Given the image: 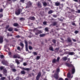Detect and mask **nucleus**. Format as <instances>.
I'll return each instance as SVG.
<instances>
[{
	"label": "nucleus",
	"mask_w": 80,
	"mask_h": 80,
	"mask_svg": "<svg viewBox=\"0 0 80 80\" xmlns=\"http://www.w3.org/2000/svg\"><path fill=\"white\" fill-rule=\"evenodd\" d=\"M2 63L3 65H7L8 64V62H7V61L5 60H4L2 61Z\"/></svg>",
	"instance_id": "obj_4"
},
{
	"label": "nucleus",
	"mask_w": 80,
	"mask_h": 80,
	"mask_svg": "<svg viewBox=\"0 0 80 80\" xmlns=\"http://www.w3.org/2000/svg\"><path fill=\"white\" fill-rule=\"evenodd\" d=\"M59 60H60V58L59 57H58L57 58V59L56 60V62H59Z\"/></svg>",
	"instance_id": "obj_26"
},
{
	"label": "nucleus",
	"mask_w": 80,
	"mask_h": 80,
	"mask_svg": "<svg viewBox=\"0 0 80 80\" xmlns=\"http://www.w3.org/2000/svg\"><path fill=\"white\" fill-rule=\"evenodd\" d=\"M55 4L56 5V6H59V5H60V3L59 2H56L55 3Z\"/></svg>",
	"instance_id": "obj_15"
},
{
	"label": "nucleus",
	"mask_w": 80,
	"mask_h": 80,
	"mask_svg": "<svg viewBox=\"0 0 80 80\" xmlns=\"http://www.w3.org/2000/svg\"><path fill=\"white\" fill-rule=\"evenodd\" d=\"M28 5H29L30 6H31L32 5V3L30 1L28 2Z\"/></svg>",
	"instance_id": "obj_34"
},
{
	"label": "nucleus",
	"mask_w": 80,
	"mask_h": 80,
	"mask_svg": "<svg viewBox=\"0 0 80 80\" xmlns=\"http://www.w3.org/2000/svg\"><path fill=\"white\" fill-rule=\"evenodd\" d=\"M65 65L67 66L68 67H72V70L70 71V72L72 73V74H73L74 73H75V68H74V66L72 64H69L67 62H66L65 63Z\"/></svg>",
	"instance_id": "obj_1"
},
{
	"label": "nucleus",
	"mask_w": 80,
	"mask_h": 80,
	"mask_svg": "<svg viewBox=\"0 0 80 80\" xmlns=\"http://www.w3.org/2000/svg\"><path fill=\"white\" fill-rule=\"evenodd\" d=\"M73 1L76 2H78V0H73Z\"/></svg>",
	"instance_id": "obj_59"
},
{
	"label": "nucleus",
	"mask_w": 80,
	"mask_h": 80,
	"mask_svg": "<svg viewBox=\"0 0 80 80\" xmlns=\"http://www.w3.org/2000/svg\"><path fill=\"white\" fill-rule=\"evenodd\" d=\"M29 50H32V47L31 46H29Z\"/></svg>",
	"instance_id": "obj_39"
},
{
	"label": "nucleus",
	"mask_w": 80,
	"mask_h": 80,
	"mask_svg": "<svg viewBox=\"0 0 80 80\" xmlns=\"http://www.w3.org/2000/svg\"><path fill=\"white\" fill-rule=\"evenodd\" d=\"M70 58H68V62H70Z\"/></svg>",
	"instance_id": "obj_63"
},
{
	"label": "nucleus",
	"mask_w": 80,
	"mask_h": 80,
	"mask_svg": "<svg viewBox=\"0 0 80 80\" xmlns=\"http://www.w3.org/2000/svg\"><path fill=\"white\" fill-rule=\"evenodd\" d=\"M19 79V77H17L16 80H18Z\"/></svg>",
	"instance_id": "obj_53"
},
{
	"label": "nucleus",
	"mask_w": 80,
	"mask_h": 80,
	"mask_svg": "<svg viewBox=\"0 0 80 80\" xmlns=\"http://www.w3.org/2000/svg\"><path fill=\"white\" fill-rule=\"evenodd\" d=\"M24 1H25V0H21V2H23Z\"/></svg>",
	"instance_id": "obj_57"
},
{
	"label": "nucleus",
	"mask_w": 80,
	"mask_h": 80,
	"mask_svg": "<svg viewBox=\"0 0 80 80\" xmlns=\"http://www.w3.org/2000/svg\"><path fill=\"white\" fill-rule=\"evenodd\" d=\"M43 3L44 6H46L47 5V3L46 2H44Z\"/></svg>",
	"instance_id": "obj_33"
},
{
	"label": "nucleus",
	"mask_w": 80,
	"mask_h": 80,
	"mask_svg": "<svg viewBox=\"0 0 80 80\" xmlns=\"http://www.w3.org/2000/svg\"><path fill=\"white\" fill-rule=\"evenodd\" d=\"M17 49L18 50H20V48L19 47H18L17 48Z\"/></svg>",
	"instance_id": "obj_47"
},
{
	"label": "nucleus",
	"mask_w": 80,
	"mask_h": 80,
	"mask_svg": "<svg viewBox=\"0 0 80 80\" xmlns=\"http://www.w3.org/2000/svg\"><path fill=\"white\" fill-rule=\"evenodd\" d=\"M14 30L15 31H16V32H17V31H18V29L16 28H14Z\"/></svg>",
	"instance_id": "obj_52"
},
{
	"label": "nucleus",
	"mask_w": 80,
	"mask_h": 80,
	"mask_svg": "<svg viewBox=\"0 0 80 80\" xmlns=\"http://www.w3.org/2000/svg\"><path fill=\"white\" fill-rule=\"evenodd\" d=\"M13 25L14 26V27H17L18 25V24L17 23H14Z\"/></svg>",
	"instance_id": "obj_21"
},
{
	"label": "nucleus",
	"mask_w": 80,
	"mask_h": 80,
	"mask_svg": "<svg viewBox=\"0 0 80 80\" xmlns=\"http://www.w3.org/2000/svg\"><path fill=\"white\" fill-rule=\"evenodd\" d=\"M30 20H34L35 19V18L34 17H30Z\"/></svg>",
	"instance_id": "obj_16"
},
{
	"label": "nucleus",
	"mask_w": 80,
	"mask_h": 80,
	"mask_svg": "<svg viewBox=\"0 0 80 80\" xmlns=\"http://www.w3.org/2000/svg\"><path fill=\"white\" fill-rule=\"evenodd\" d=\"M56 62H57V60L55 59H54L52 61V63H55Z\"/></svg>",
	"instance_id": "obj_23"
},
{
	"label": "nucleus",
	"mask_w": 80,
	"mask_h": 80,
	"mask_svg": "<svg viewBox=\"0 0 80 80\" xmlns=\"http://www.w3.org/2000/svg\"><path fill=\"white\" fill-rule=\"evenodd\" d=\"M7 36H10L11 37H12V35L10 34V35H9V33H8Z\"/></svg>",
	"instance_id": "obj_45"
},
{
	"label": "nucleus",
	"mask_w": 80,
	"mask_h": 80,
	"mask_svg": "<svg viewBox=\"0 0 80 80\" xmlns=\"http://www.w3.org/2000/svg\"><path fill=\"white\" fill-rule=\"evenodd\" d=\"M20 20H25V19L24 18H21L20 19Z\"/></svg>",
	"instance_id": "obj_48"
},
{
	"label": "nucleus",
	"mask_w": 80,
	"mask_h": 80,
	"mask_svg": "<svg viewBox=\"0 0 80 80\" xmlns=\"http://www.w3.org/2000/svg\"><path fill=\"white\" fill-rule=\"evenodd\" d=\"M9 27V26H7L6 27V28H8Z\"/></svg>",
	"instance_id": "obj_61"
},
{
	"label": "nucleus",
	"mask_w": 80,
	"mask_h": 80,
	"mask_svg": "<svg viewBox=\"0 0 80 80\" xmlns=\"http://www.w3.org/2000/svg\"><path fill=\"white\" fill-rule=\"evenodd\" d=\"M49 50H51V51H53V47H49Z\"/></svg>",
	"instance_id": "obj_22"
},
{
	"label": "nucleus",
	"mask_w": 80,
	"mask_h": 80,
	"mask_svg": "<svg viewBox=\"0 0 80 80\" xmlns=\"http://www.w3.org/2000/svg\"><path fill=\"white\" fill-rule=\"evenodd\" d=\"M12 70L13 72H16V69H13Z\"/></svg>",
	"instance_id": "obj_49"
},
{
	"label": "nucleus",
	"mask_w": 80,
	"mask_h": 80,
	"mask_svg": "<svg viewBox=\"0 0 80 80\" xmlns=\"http://www.w3.org/2000/svg\"><path fill=\"white\" fill-rule=\"evenodd\" d=\"M45 30L46 32H48V28H45Z\"/></svg>",
	"instance_id": "obj_31"
},
{
	"label": "nucleus",
	"mask_w": 80,
	"mask_h": 80,
	"mask_svg": "<svg viewBox=\"0 0 80 80\" xmlns=\"http://www.w3.org/2000/svg\"><path fill=\"white\" fill-rule=\"evenodd\" d=\"M40 76H41V72H39L38 73L37 77H36V79L37 80H38L40 77Z\"/></svg>",
	"instance_id": "obj_3"
},
{
	"label": "nucleus",
	"mask_w": 80,
	"mask_h": 80,
	"mask_svg": "<svg viewBox=\"0 0 80 80\" xmlns=\"http://www.w3.org/2000/svg\"><path fill=\"white\" fill-rule=\"evenodd\" d=\"M33 54L34 55H37V53L36 52H33Z\"/></svg>",
	"instance_id": "obj_35"
},
{
	"label": "nucleus",
	"mask_w": 80,
	"mask_h": 80,
	"mask_svg": "<svg viewBox=\"0 0 80 80\" xmlns=\"http://www.w3.org/2000/svg\"><path fill=\"white\" fill-rule=\"evenodd\" d=\"M40 58V56H38L37 57V60H38Z\"/></svg>",
	"instance_id": "obj_42"
},
{
	"label": "nucleus",
	"mask_w": 80,
	"mask_h": 80,
	"mask_svg": "<svg viewBox=\"0 0 80 80\" xmlns=\"http://www.w3.org/2000/svg\"><path fill=\"white\" fill-rule=\"evenodd\" d=\"M3 38L2 36L0 37V43H2L3 42Z\"/></svg>",
	"instance_id": "obj_10"
},
{
	"label": "nucleus",
	"mask_w": 80,
	"mask_h": 80,
	"mask_svg": "<svg viewBox=\"0 0 80 80\" xmlns=\"http://www.w3.org/2000/svg\"><path fill=\"white\" fill-rule=\"evenodd\" d=\"M3 72L4 74H5V73H7V70H6V69H4L3 70Z\"/></svg>",
	"instance_id": "obj_18"
},
{
	"label": "nucleus",
	"mask_w": 80,
	"mask_h": 80,
	"mask_svg": "<svg viewBox=\"0 0 80 80\" xmlns=\"http://www.w3.org/2000/svg\"><path fill=\"white\" fill-rule=\"evenodd\" d=\"M38 5L39 8H42V5H41V3L40 2H38Z\"/></svg>",
	"instance_id": "obj_12"
},
{
	"label": "nucleus",
	"mask_w": 80,
	"mask_h": 80,
	"mask_svg": "<svg viewBox=\"0 0 80 80\" xmlns=\"http://www.w3.org/2000/svg\"><path fill=\"white\" fill-rule=\"evenodd\" d=\"M37 32H38L39 34L42 33V31H39L38 30H37Z\"/></svg>",
	"instance_id": "obj_28"
},
{
	"label": "nucleus",
	"mask_w": 80,
	"mask_h": 80,
	"mask_svg": "<svg viewBox=\"0 0 80 80\" xmlns=\"http://www.w3.org/2000/svg\"><path fill=\"white\" fill-rule=\"evenodd\" d=\"M3 68H4V67L3 66H1L0 67V69L1 70H3Z\"/></svg>",
	"instance_id": "obj_36"
},
{
	"label": "nucleus",
	"mask_w": 80,
	"mask_h": 80,
	"mask_svg": "<svg viewBox=\"0 0 80 80\" xmlns=\"http://www.w3.org/2000/svg\"><path fill=\"white\" fill-rule=\"evenodd\" d=\"M5 77H3L2 78H1V80H5Z\"/></svg>",
	"instance_id": "obj_37"
},
{
	"label": "nucleus",
	"mask_w": 80,
	"mask_h": 80,
	"mask_svg": "<svg viewBox=\"0 0 80 80\" xmlns=\"http://www.w3.org/2000/svg\"><path fill=\"white\" fill-rule=\"evenodd\" d=\"M20 11H21V10L20 9H18L17 11H16V15H19L20 13Z\"/></svg>",
	"instance_id": "obj_6"
},
{
	"label": "nucleus",
	"mask_w": 80,
	"mask_h": 80,
	"mask_svg": "<svg viewBox=\"0 0 80 80\" xmlns=\"http://www.w3.org/2000/svg\"><path fill=\"white\" fill-rule=\"evenodd\" d=\"M2 17H3V14H0V18H2Z\"/></svg>",
	"instance_id": "obj_43"
},
{
	"label": "nucleus",
	"mask_w": 80,
	"mask_h": 80,
	"mask_svg": "<svg viewBox=\"0 0 80 80\" xmlns=\"http://www.w3.org/2000/svg\"><path fill=\"white\" fill-rule=\"evenodd\" d=\"M68 41L69 42H71V39H70V38H68Z\"/></svg>",
	"instance_id": "obj_30"
},
{
	"label": "nucleus",
	"mask_w": 80,
	"mask_h": 80,
	"mask_svg": "<svg viewBox=\"0 0 80 80\" xmlns=\"http://www.w3.org/2000/svg\"><path fill=\"white\" fill-rule=\"evenodd\" d=\"M8 54L9 55V56L11 58H12V52H8Z\"/></svg>",
	"instance_id": "obj_13"
},
{
	"label": "nucleus",
	"mask_w": 80,
	"mask_h": 80,
	"mask_svg": "<svg viewBox=\"0 0 80 80\" xmlns=\"http://www.w3.org/2000/svg\"><path fill=\"white\" fill-rule=\"evenodd\" d=\"M3 9H0V12H3Z\"/></svg>",
	"instance_id": "obj_50"
},
{
	"label": "nucleus",
	"mask_w": 80,
	"mask_h": 80,
	"mask_svg": "<svg viewBox=\"0 0 80 80\" xmlns=\"http://www.w3.org/2000/svg\"><path fill=\"white\" fill-rule=\"evenodd\" d=\"M74 32L77 34V33H78V31H76Z\"/></svg>",
	"instance_id": "obj_44"
},
{
	"label": "nucleus",
	"mask_w": 80,
	"mask_h": 80,
	"mask_svg": "<svg viewBox=\"0 0 80 80\" xmlns=\"http://www.w3.org/2000/svg\"><path fill=\"white\" fill-rule=\"evenodd\" d=\"M40 37H45V34H40Z\"/></svg>",
	"instance_id": "obj_20"
},
{
	"label": "nucleus",
	"mask_w": 80,
	"mask_h": 80,
	"mask_svg": "<svg viewBox=\"0 0 80 80\" xmlns=\"http://www.w3.org/2000/svg\"><path fill=\"white\" fill-rule=\"evenodd\" d=\"M54 78H55L56 80H58V73L57 74H54Z\"/></svg>",
	"instance_id": "obj_8"
},
{
	"label": "nucleus",
	"mask_w": 80,
	"mask_h": 80,
	"mask_svg": "<svg viewBox=\"0 0 80 80\" xmlns=\"http://www.w3.org/2000/svg\"><path fill=\"white\" fill-rule=\"evenodd\" d=\"M58 80H63V79L62 78H60Z\"/></svg>",
	"instance_id": "obj_56"
},
{
	"label": "nucleus",
	"mask_w": 80,
	"mask_h": 80,
	"mask_svg": "<svg viewBox=\"0 0 80 80\" xmlns=\"http://www.w3.org/2000/svg\"><path fill=\"white\" fill-rule=\"evenodd\" d=\"M13 30V28H10L8 29V31L9 32H12Z\"/></svg>",
	"instance_id": "obj_17"
},
{
	"label": "nucleus",
	"mask_w": 80,
	"mask_h": 80,
	"mask_svg": "<svg viewBox=\"0 0 80 80\" xmlns=\"http://www.w3.org/2000/svg\"><path fill=\"white\" fill-rule=\"evenodd\" d=\"M77 12L80 13V10H78L77 11Z\"/></svg>",
	"instance_id": "obj_54"
},
{
	"label": "nucleus",
	"mask_w": 80,
	"mask_h": 80,
	"mask_svg": "<svg viewBox=\"0 0 80 80\" xmlns=\"http://www.w3.org/2000/svg\"><path fill=\"white\" fill-rule=\"evenodd\" d=\"M16 37L17 38H20V36L19 35H18L16 36Z\"/></svg>",
	"instance_id": "obj_60"
},
{
	"label": "nucleus",
	"mask_w": 80,
	"mask_h": 80,
	"mask_svg": "<svg viewBox=\"0 0 80 80\" xmlns=\"http://www.w3.org/2000/svg\"><path fill=\"white\" fill-rule=\"evenodd\" d=\"M20 45L21 46V47H22V48H23V43L21 42Z\"/></svg>",
	"instance_id": "obj_32"
},
{
	"label": "nucleus",
	"mask_w": 80,
	"mask_h": 80,
	"mask_svg": "<svg viewBox=\"0 0 80 80\" xmlns=\"http://www.w3.org/2000/svg\"><path fill=\"white\" fill-rule=\"evenodd\" d=\"M60 72V69L59 68H57V73H58V72Z\"/></svg>",
	"instance_id": "obj_27"
},
{
	"label": "nucleus",
	"mask_w": 80,
	"mask_h": 80,
	"mask_svg": "<svg viewBox=\"0 0 80 80\" xmlns=\"http://www.w3.org/2000/svg\"><path fill=\"white\" fill-rule=\"evenodd\" d=\"M57 25V22H53L52 24V26H55V25Z\"/></svg>",
	"instance_id": "obj_11"
},
{
	"label": "nucleus",
	"mask_w": 80,
	"mask_h": 80,
	"mask_svg": "<svg viewBox=\"0 0 80 80\" xmlns=\"http://www.w3.org/2000/svg\"><path fill=\"white\" fill-rule=\"evenodd\" d=\"M65 80H68V78H66L65 79Z\"/></svg>",
	"instance_id": "obj_64"
},
{
	"label": "nucleus",
	"mask_w": 80,
	"mask_h": 80,
	"mask_svg": "<svg viewBox=\"0 0 80 80\" xmlns=\"http://www.w3.org/2000/svg\"><path fill=\"white\" fill-rule=\"evenodd\" d=\"M23 65L24 66H26V65H27V63L26 62H24L23 64Z\"/></svg>",
	"instance_id": "obj_46"
},
{
	"label": "nucleus",
	"mask_w": 80,
	"mask_h": 80,
	"mask_svg": "<svg viewBox=\"0 0 80 80\" xmlns=\"http://www.w3.org/2000/svg\"><path fill=\"white\" fill-rule=\"evenodd\" d=\"M58 50H59V48H57L56 49V50H57V51H58Z\"/></svg>",
	"instance_id": "obj_58"
},
{
	"label": "nucleus",
	"mask_w": 80,
	"mask_h": 80,
	"mask_svg": "<svg viewBox=\"0 0 80 80\" xmlns=\"http://www.w3.org/2000/svg\"><path fill=\"white\" fill-rule=\"evenodd\" d=\"M3 57H4L3 55H0V58H3Z\"/></svg>",
	"instance_id": "obj_40"
},
{
	"label": "nucleus",
	"mask_w": 80,
	"mask_h": 80,
	"mask_svg": "<svg viewBox=\"0 0 80 80\" xmlns=\"http://www.w3.org/2000/svg\"><path fill=\"white\" fill-rule=\"evenodd\" d=\"M67 53L68 54V55H75V53L74 52H67Z\"/></svg>",
	"instance_id": "obj_7"
},
{
	"label": "nucleus",
	"mask_w": 80,
	"mask_h": 80,
	"mask_svg": "<svg viewBox=\"0 0 80 80\" xmlns=\"http://www.w3.org/2000/svg\"><path fill=\"white\" fill-rule=\"evenodd\" d=\"M72 40H73V42H77V41L75 39H74L73 38L72 39Z\"/></svg>",
	"instance_id": "obj_55"
},
{
	"label": "nucleus",
	"mask_w": 80,
	"mask_h": 80,
	"mask_svg": "<svg viewBox=\"0 0 80 80\" xmlns=\"http://www.w3.org/2000/svg\"><path fill=\"white\" fill-rule=\"evenodd\" d=\"M22 69L23 70H27V71H29L30 70V69L29 68H23Z\"/></svg>",
	"instance_id": "obj_14"
},
{
	"label": "nucleus",
	"mask_w": 80,
	"mask_h": 80,
	"mask_svg": "<svg viewBox=\"0 0 80 80\" xmlns=\"http://www.w3.org/2000/svg\"><path fill=\"white\" fill-rule=\"evenodd\" d=\"M62 59H63V60H64V61H66V60H67V57H63Z\"/></svg>",
	"instance_id": "obj_19"
},
{
	"label": "nucleus",
	"mask_w": 80,
	"mask_h": 80,
	"mask_svg": "<svg viewBox=\"0 0 80 80\" xmlns=\"http://www.w3.org/2000/svg\"><path fill=\"white\" fill-rule=\"evenodd\" d=\"M25 43L26 44V51H28V44L27 42L26 41H25Z\"/></svg>",
	"instance_id": "obj_5"
},
{
	"label": "nucleus",
	"mask_w": 80,
	"mask_h": 80,
	"mask_svg": "<svg viewBox=\"0 0 80 80\" xmlns=\"http://www.w3.org/2000/svg\"><path fill=\"white\" fill-rule=\"evenodd\" d=\"M21 73H22V74H25V72L24 71H22L21 72Z\"/></svg>",
	"instance_id": "obj_29"
},
{
	"label": "nucleus",
	"mask_w": 80,
	"mask_h": 80,
	"mask_svg": "<svg viewBox=\"0 0 80 80\" xmlns=\"http://www.w3.org/2000/svg\"><path fill=\"white\" fill-rule=\"evenodd\" d=\"M67 77L68 78H72L73 77V76H72V77H71V74H70V72H69L67 74Z\"/></svg>",
	"instance_id": "obj_9"
},
{
	"label": "nucleus",
	"mask_w": 80,
	"mask_h": 80,
	"mask_svg": "<svg viewBox=\"0 0 80 80\" xmlns=\"http://www.w3.org/2000/svg\"><path fill=\"white\" fill-rule=\"evenodd\" d=\"M35 34L36 35H38L39 34V33H38V32H36Z\"/></svg>",
	"instance_id": "obj_51"
},
{
	"label": "nucleus",
	"mask_w": 80,
	"mask_h": 80,
	"mask_svg": "<svg viewBox=\"0 0 80 80\" xmlns=\"http://www.w3.org/2000/svg\"><path fill=\"white\" fill-rule=\"evenodd\" d=\"M16 62L18 65L20 64V62H19V61H18V60H16Z\"/></svg>",
	"instance_id": "obj_24"
},
{
	"label": "nucleus",
	"mask_w": 80,
	"mask_h": 80,
	"mask_svg": "<svg viewBox=\"0 0 80 80\" xmlns=\"http://www.w3.org/2000/svg\"><path fill=\"white\" fill-rule=\"evenodd\" d=\"M43 25H47V22H43Z\"/></svg>",
	"instance_id": "obj_41"
},
{
	"label": "nucleus",
	"mask_w": 80,
	"mask_h": 80,
	"mask_svg": "<svg viewBox=\"0 0 80 80\" xmlns=\"http://www.w3.org/2000/svg\"><path fill=\"white\" fill-rule=\"evenodd\" d=\"M53 13V11L52 10L49 11L48 12V13L49 14H51V13Z\"/></svg>",
	"instance_id": "obj_25"
},
{
	"label": "nucleus",
	"mask_w": 80,
	"mask_h": 80,
	"mask_svg": "<svg viewBox=\"0 0 80 80\" xmlns=\"http://www.w3.org/2000/svg\"><path fill=\"white\" fill-rule=\"evenodd\" d=\"M13 58H20V59H21L22 60V61H23V58L22 57H20V56L18 54H14L13 55Z\"/></svg>",
	"instance_id": "obj_2"
},
{
	"label": "nucleus",
	"mask_w": 80,
	"mask_h": 80,
	"mask_svg": "<svg viewBox=\"0 0 80 80\" xmlns=\"http://www.w3.org/2000/svg\"><path fill=\"white\" fill-rule=\"evenodd\" d=\"M72 25H75V24L73 22L72 23Z\"/></svg>",
	"instance_id": "obj_62"
},
{
	"label": "nucleus",
	"mask_w": 80,
	"mask_h": 80,
	"mask_svg": "<svg viewBox=\"0 0 80 80\" xmlns=\"http://www.w3.org/2000/svg\"><path fill=\"white\" fill-rule=\"evenodd\" d=\"M52 42H53V43H55L56 42V40H52Z\"/></svg>",
	"instance_id": "obj_38"
}]
</instances>
